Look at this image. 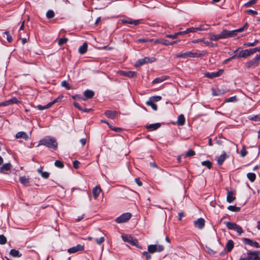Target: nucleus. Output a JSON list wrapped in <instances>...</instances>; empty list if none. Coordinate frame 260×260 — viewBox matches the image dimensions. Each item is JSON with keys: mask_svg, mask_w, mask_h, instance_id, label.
<instances>
[{"mask_svg": "<svg viewBox=\"0 0 260 260\" xmlns=\"http://www.w3.org/2000/svg\"><path fill=\"white\" fill-rule=\"evenodd\" d=\"M39 145H44L53 149H56L57 148V143L55 139L49 136L40 140Z\"/></svg>", "mask_w": 260, "mask_h": 260, "instance_id": "obj_1", "label": "nucleus"}, {"mask_svg": "<svg viewBox=\"0 0 260 260\" xmlns=\"http://www.w3.org/2000/svg\"><path fill=\"white\" fill-rule=\"evenodd\" d=\"M203 55L202 53H194L191 51H187L184 53H180L179 54H177L176 56V57L177 58H194V57H199Z\"/></svg>", "mask_w": 260, "mask_h": 260, "instance_id": "obj_2", "label": "nucleus"}, {"mask_svg": "<svg viewBox=\"0 0 260 260\" xmlns=\"http://www.w3.org/2000/svg\"><path fill=\"white\" fill-rule=\"evenodd\" d=\"M224 224L226 225L228 229L236 230L239 235H241L243 232L242 228L235 223L224 222Z\"/></svg>", "mask_w": 260, "mask_h": 260, "instance_id": "obj_3", "label": "nucleus"}, {"mask_svg": "<svg viewBox=\"0 0 260 260\" xmlns=\"http://www.w3.org/2000/svg\"><path fill=\"white\" fill-rule=\"evenodd\" d=\"M164 249V247L161 245L151 244L148 246V251L150 253L160 252Z\"/></svg>", "mask_w": 260, "mask_h": 260, "instance_id": "obj_4", "label": "nucleus"}, {"mask_svg": "<svg viewBox=\"0 0 260 260\" xmlns=\"http://www.w3.org/2000/svg\"><path fill=\"white\" fill-rule=\"evenodd\" d=\"M132 217L130 213H125L121 215L115 219V221L118 223H123L127 221Z\"/></svg>", "mask_w": 260, "mask_h": 260, "instance_id": "obj_5", "label": "nucleus"}, {"mask_svg": "<svg viewBox=\"0 0 260 260\" xmlns=\"http://www.w3.org/2000/svg\"><path fill=\"white\" fill-rule=\"evenodd\" d=\"M259 59L257 55L253 59L247 61L245 64L246 68L249 69L251 68H255L259 64Z\"/></svg>", "mask_w": 260, "mask_h": 260, "instance_id": "obj_6", "label": "nucleus"}, {"mask_svg": "<svg viewBox=\"0 0 260 260\" xmlns=\"http://www.w3.org/2000/svg\"><path fill=\"white\" fill-rule=\"evenodd\" d=\"M95 236L96 237H100V238H95L94 239L96 243L98 244L101 245L102 243H103L104 242L105 235L101 231H100V230H97L95 232Z\"/></svg>", "mask_w": 260, "mask_h": 260, "instance_id": "obj_7", "label": "nucleus"}, {"mask_svg": "<svg viewBox=\"0 0 260 260\" xmlns=\"http://www.w3.org/2000/svg\"><path fill=\"white\" fill-rule=\"evenodd\" d=\"M248 56H249L248 49L243 50L239 52L238 55H234L232 57L226 60L225 61L235 58L236 57H237L238 58H240L241 57L246 58Z\"/></svg>", "mask_w": 260, "mask_h": 260, "instance_id": "obj_8", "label": "nucleus"}, {"mask_svg": "<svg viewBox=\"0 0 260 260\" xmlns=\"http://www.w3.org/2000/svg\"><path fill=\"white\" fill-rule=\"evenodd\" d=\"M122 238L124 241L127 242L132 245L139 246L138 240L131 236H122Z\"/></svg>", "mask_w": 260, "mask_h": 260, "instance_id": "obj_9", "label": "nucleus"}, {"mask_svg": "<svg viewBox=\"0 0 260 260\" xmlns=\"http://www.w3.org/2000/svg\"><path fill=\"white\" fill-rule=\"evenodd\" d=\"M219 34L221 39H225L234 37V31H233V30H228L224 29L222 30Z\"/></svg>", "mask_w": 260, "mask_h": 260, "instance_id": "obj_10", "label": "nucleus"}, {"mask_svg": "<svg viewBox=\"0 0 260 260\" xmlns=\"http://www.w3.org/2000/svg\"><path fill=\"white\" fill-rule=\"evenodd\" d=\"M84 249V246L78 244L76 245V246L71 247L68 249V252L69 253H74L78 251H82Z\"/></svg>", "mask_w": 260, "mask_h": 260, "instance_id": "obj_11", "label": "nucleus"}, {"mask_svg": "<svg viewBox=\"0 0 260 260\" xmlns=\"http://www.w3.org/2000/svg\"><path fill=\"white\" fill-rule=\"evenodd\" d=\"M61 98H60V97H58L57 99H55L53 101L49 103L48 104H47L46 105H45L44 106H43L41 105H39L38 106V108L40 110H43L45 109L49 108L50 107H51L53 104H54L55 103H56L58 102L59 101H60L61 100Z\"/></svg>", "mask_w": 260, "mask_h": 260, "instance_id": "obj_12", "label": "nucleus"}, {"mask_svg": "<svg viewBox=\"0 0 260 260\" xmlns=\"http://www.w3.org/2000/svg\"><path fill=\"white\" fill-rule=\"evenodd\" d=\"M118 74H119L121 76H126L128 77H134L136 76L137 73L134 71H120L118 72Z\"/></svg>", "mask_w": 260, "mask_h": 260, "instance_id": "obj_13", "label": "nucleus"}, {"mask_svg": "<svg viewBox=\"0 0 260 260\" xmlns=\"http://www.w3.org/2000/svg\"><path fill=\"white\" fill-rule=\"evenodd\" d=\"M223 72V71L222 70H219L217 72H213V73H206L205 74V76L206 77L209 78H214L215 77H219L220 75H221Z\"/></svg>", "mask_w": 260, "mask_h": 260, "instance_id": "obj_14", "label": "nucleus"}, {"mask_svg": "<svg viewBox=\"0 0 260 260\" xmlns=\"http://www.w3.org/2000/svg\"><path fill=\"white\" fill-rule=\"evenodd\" d=\"M243 241L246 244L249 245L256 248L260 247L259 244L257 242L254 241L250 239L245 238L243 239Z\"/></svg>", "mask_w": 260, "mask_h": 260, "instance_id": "obj_15", "label": "nucleus"}, {"mask_svg": "<svg viewBox=\"0 0 260 260\" xmlns=\"http://www.w3.org/2000/svg\"><path fill=\"white\" fill-rule=\"evenodd\" d=\"M12 166L10 163L4 164L0 168V173L7 174V172L11 169Z\"/></svg>", "mask_w": 260, "mask_h": 260, "instance_id": "obj_16", "label": "nucleus"}, {"mask_svg": "<svg viewBox=\"0 0 260 260\" xmlns=\"http://www.w3.org/2000/svg\"><path fill=\"white\" fill-rule=\"evenodd\" d=\"M194 224L200 229H202L205 225V220L203 218H200L194 221Z\"/></svg>", "mask_w": 260, "mask_h": 260, "instance_id": "obj_17", "label": "nucleus"}, {"mask_svg": "<svg viewBox=\"0 0 260 260\" xmlns=\"http://www.w3.org/2000/svg\"><path fill=\"white\" fill-rule=\"evenodd\" d=\"M19 181L24 186H29L30 178L25 176H21L19 177Z\"/></svg>", "mask_w": 260, "mask_h": 260, "instance_id": "obj_18", "label": "nucleus"}, {"mask_svg": "<svg viewBox=\"0 0 260 260\" xmlns=\"http://www.w3.org/2000/svg\"><path fill=\"white\" fill-rule=\"evenodd\" d=\"M18 102V100L16 98H13L10 100H9L5 102L1 103V105L3 106H7L10 105H12L14 104H16Z\"/></svg>", "mask_w": 260, "mask_h": 260, "instance_id": "obj_19", "label": "nucleus"}, {"mask_svg": "<svg viewBox=\"0 0 260 260\" xmlns=\"http://www.w3.org/2000/svg\"><path fill=\"white\" fill-rule=\"evenodd\" d=\"M102 191V189L99 186H96L92 189V193L94 199H97L100 193Z\"/></svg>", "mask_w": 260, "mask_h": 260, "instance_id": "obj_20", "label": "nucleus"}, {"mask_svg": "<svg viewBox=\"0 0 260 260\" xmlns=\"http://www.w3.org/2000/svg\"><path fill=\"white\" fill-rule=\"evenodd\" d=\"M122 22L123 23H127V24H133L134 25H137L140 23V20H133L131 19H128L122 20Z\"/></svg>", "mask_w": 260, "mask_h": 260, "instance_id": "obj_21", "label": "nucleus"}, {"mask_svg": "<svg viewBox=\"0 0 260 260\" xmlns=\"http://www.w3.org/2000/svg\"><path fill=\"white\" fill-rule=\"evenodd\" d=\"M235 199L236 198L234 196V192L232 191H228L226 197V200L228 202L231 203L233 202L235 200Z\"/></svg>", "mask_w": 260, "mask_h": 260, "instance_id": "obj_22", "label": "nucleus"}, {"mask_svg": "<svg viewBox=\"0 0 260 260\" xmlns=\"http://www.w3.org/2000/svg\"><path fill=\"white\" fill-rule=\"evenodd\" d=\"M105 114L108 118L114 119L116 115V112L115 111L107 110L105 111Z\"/></svg>", "mask_w": 260, "mask_h": 260, "instance_id": "obj_23", "label": "nucleus"}, {"mask_svg": "<svg viewBox=\"0 0 260 260\" xmlns=\"http://www.w3.org/2000/svg\"><path fill=\"white\" fill-rule=\"evenodd\" d=\"M160 126L159 123H156L154 124H151L146 126L147 128L149 131H154L158 128Z\"/></svg>", "mask_w": 260, "mask_h": 260, "instance_id": "obj_24", "label": "nucleus"}, {"mask_svg": "<svg viewBox=\"0 0 260 260\" xmlns=\"http://www.w3.org/2000/svg\"><path fill=\"white\" fill-rule=\"evenodd\" d=\"M226 158V155L225 152H224L221 155L219 156L217 159V164L218 165L221 166Z\"/></svg>", "mask_w": 260, "mask_h": 260, "instance_id": "obj_25", "label": "nucleus"}, {"mask_svg": "<svg viewBox=\"0 0 260 260\" xmlns=\"http://www.w3.org/2000/svg\"><path fill=\"white\" fill-rule=\"evenodd\" d=\"M94 92L92 90H86L84 92V95L85 97V100L88 99L92 98L94 95Z\"/></svg>", "mask_w": 260, "mask_h": 260, "instance_id": "obj_26", "label": "nucleus"}, {"mask_svg": "<svg viewBox=\"0 0 260 260\" xmlns=\"http://www.w3.org/2000/svg\"><path fill=\"white\" fill-rule=\"evenodd\" d=\"M10 254L12 255L13 257H21L22 256V254L20 253V252L16 250L15 249H11L10 251Z\"/></svg>", "mask_w": 260, "mask_h": 260, "instance_id": "obj_27", "label": "nucleus"}, {"mask_svg": "<svg viewBox=\"0 0 260 260\" xmlns=\"http://www.w3.org/2000/svg\"><path fill=\"white\" fill-rule=\"evenodd\" d=\"M212 95L214 96H218L224 93V91L223 90H220L219 89H212Z\"/></svg>", "mask_w": 260, "mask_h": 260, "instance_id": "obj_28", "label": "nucleus"}, {"mask_svg": "<svg viewBox=\"0 0 260 260\" xmlns=\"http://www.w3.org/2000/svg\"><path fill=\"white\" fill-rule=\"evenodd\" d=\"M87 43L84 42L83 44L79 48V52L81 54L85 53L87 51Z\"/></svg>", "mask_w": 260, "mask_h": 260, "instance_id": "obj_29", "label": "nucleus"}, {"mask_svg": "<svg viewBox=\"0 0 260 260\" xmlns=\"http://www.w3.org/2000/svg\"><path fill=\"white\" fill-rule=\"evenodd\" d=\"M185 119L183 114H180L178 117L177 123L179 125H183L185 123Z\"/></svg>", "mask_w": 260, "mask_h": 260, "instance_id": "obj_30", "label": "nucleus"}, {"mask_svg": "<svg viewBox=\"0 0 260 260\" xmlns=\"http://www.w3.org/2000/svg\"><path fill=\"white\" fill-rule=\"evenodd\" d=\"M234 246V242L232 240H230L228 241L226 244V250L228 252H230L233 248Z\"/></svg>", "mask_w": 260, "mask_h": 260, "instance_id": "obj_31", "label": "nucleus"}, {"mask_svg": "<svg viewBox=\"0 0 260 260\" xmlns=\"http://www.w3.org/2000/svg\"><path fill=\"white\" fill-rule=\"evenodd\" d=\"M16 138L17 139L23 138L26 140L28 139V136L25 132H20L16 134Z\"/></svg>", "mask_w": 260, "mask_h": 260, "instance_id": "obj_32", "label": "nucleus"}, {"mask_svg": "<svg viewBox=\"0 0 260 260\" xmlns=\"http://www.w3.org/2000/svg\"><path fill=\"white\" fill-rule=\"evenodd\" d=\"M38 172L41 174V176L45 179H47L49 177V173L47 172H43L42 168L39 169Z\"/></svg>", "mask_w": 260, "mask_h": 260, "instance_id": "obj_33", "label": "nucleus"}, {"mask_svg": "<svg viewBox=\"0 0 260 260\" xmlns=\"http://www.w3.org/2000/svg\"><path fill=\"white\" fill-rule=\"evenodd\" d=\"M185 34H186V32H185V31H183L175 33L174 35H168L166 37L169 38L175 39L179 35H183Z\"/></svg>", "mask_w": 260, "mask_h": 260, "instance_id": "obj_34", "label": "nucleus"}, {"mask_svg": "<svg viewBox=\"0 0 260 260\" xmlns=\"http://www.w3.org/2000/svg\"><path fill=\"white\" fill-rule=\"evenodd\" d=\"M247 177L251 182H254L256 179V175L253 173H248L247 174Z\"/></svg>", "mask_w": 260, "mask_h": 260, "instance_id": "obj_35", "label": "nucleus"}, {"mask_svg": "<svg viewBox=\"0 0 260 260\" xmlns=\"http://www.w3.org/2000/svg\"><path fill=\"white\" fill-rule=\"evenodd\" d=\"M167 79V77H161L155 78L153 81V84L159 83Z\"/></svg>", "mask_w": 260, "mask_h": 260, "instance_id": "obj_36", "label": "nucleus"}, {"mask_svg": "<svg viewBox=\"0 0 260 260\" xmlns=\"http://www.w3.org/2000/svg\"><path fill=\"white\" fill-rule=\"evenodd\" d=\"M142 59H143L145 64L147 63L153 62L155 61L156 60V59L154 57L150 58L148 57H145Z\"/></svg>", "mask_w": 260, "mask_h": 260, "instance_id": "obj_37", "label": "nucleus"}, {"mask_svg": "<svg viewBox=\"0 0 260 260\" xmlns=\"http://www.w3.org/2000/svg\"><path fill=\"white\" fill-rule=\"evenodd\" d=\"M146 105H148V106H151V108L154 110H157V106L156 105V104H154L153 102H152V101H148L146 103Z\"/></svg>", "mask_w": 260, "mask_h": 260, "instance_id": "obj_38", "label": "nucleus"}, {"mask_svg": "<svg viewBox=\"0 0 260 260\" xmlns=\"http://www.w3.org/2000/svg\"><path fill=\"white\" fill-rule=\"evenodd\" d=\"M208 29V25H200L198 27H196V30L198 31H203Z\"/></svg>", "mask_w": 260, "mask_h": 260, "instance_id": "obj_39", "label": "nucleus"}, {"mask_svg": "<svg viewBox=\"0 0 260 260\" xmlns=\"http://www.w3.org/2000/svg\"><path fill=\"white\" fill-rule=\"evenodd\" d=\"M220 34L215 35L213 34H210V39L213 41H217L220 39Z\"/></svg>", "mask_w": 260, "mask_h": 260, "instance_id": "obj_40", "label": "nucleus"}, {"mask_svg": "<svg viewBox=\"0 0 260 260\" xmlns=\"http://www.w3.org/2000/svg\"><path fill=\"white\" fill-rule=\"evenodd\" d=\"M258 42V40L257 39H255L253 42L252 43H246L244 44V46L246 47H253L256 45Z\"/></svg>", "mask_w": 260, "mask_h": 260, "instance_id": "obj_41", "label": "nucleus"}, {"mask_svg": "<svg viewBox=\"0 0 260 260\" xmlns=\"http://www.w3.org/2000/svg\"><path fill=\"white\" fill-rule=\"evenodd\" d=\"M254 254V252H249L247 253L248 257H240L239 260H251L252 256Z\"/></svg>", "mask_w": 260, "mask_h": 260, "instance_id": "obj_42", "label": "nucleus"}, {"mask_svg": "<svg viewBox=\"0 0 260 260\" xmlns=\"http://www.w3.org/2000/svg\"><path fill=\"white\" fill-rule=\"evenodd\" d=\"M54 16V13L53 10H48L46 13V17L48 19L52 18Z\"/></svg>", "mask_w": 260, "mask_h": 260, "instance_id": "obj_43", "label": "nucleus"}, {"mask_svg": "<svg viewBox=\"0 0 260 260\" xmlns=\"http://www.w3.org/2000/svg\"><path fill=\"white\" fill-rule=\"evenodd\" d=\"M161 99V97L160 96L158 95V96H154L150 97L149 98V101H152V102L154 103L155 102H158Z\"/></svg>", "mask_w": 260, "mask_h": 260, "instance_id": "obj_44", "label": "nucleus"}, {"mask_svg": "<svg viewBox=\"0 0 260 260\" xmlns=\"http://www.w3.org/2000/svg\"><path fill=\"white\" fill-rule=\"evenodd\" d=\"M228 209L231 211H233V212H238L240 210V207H236V206H229L228 207Z\"/></svg>", "mask_w": 260, "mask_h": 260, "instance_id": "obj_45", "label": "nucleus"}, {"mask_svg": "<svg viewBox=\"0 0 260 260\" xmlns=\"http://www.w3.org/2000/svg\"><path fill=\"white\" fill-rule=\"evenodd\" d=\"M257 2V0H251L244 4L245 7H249L254 5Z\"/></svg>", "mask_w": 260, "mask_h": 260, "instance_id": "obj_46", "label": "nucleus"}, {"mask_svg": "<svg viewBox=\"0 0 260 260\" xmlns=\"http://www.w3.org/2000/svg\"><path fill=\"white\" fill-rule=\"evenodd\" d=\"M194 155H195V152L191 149H189L186 152V153L184 156H185V157H189V156H192Z\"/></svg>", "mask_w": 260, "mask_h": 260, "instance_id": "obj_47", "label": "nucleus"}, {"mask_svg": "<svg viewBox=\"0 0 260 260\" xmlns=\"http://www.w3.org/2000/svg\"><path fill=\"white\" fill-rule=\"evenodd\" d=\"M55 166L59 168H63L64 165L63 163L60 160H56L54 163Z\"/></svg>", "mask_w": 260, "mask_h": 260, "instance_id": "obj_48", "label": "nucleus"}, {"mask_svg": "<svg viewBox=\"0 0 260 260\" xmlns=\"http://www.w3.org/2000/svg\"><path fill=\"white\" fill-rule=\"evenodd\" d=\"M67 41H68V39L66 38H60L58 41V44L59 46H61V45H63L64 44L66 43Z\"/></svg>", "mask_w": 260, "mask_h": 260, "instance_id": "obj_49", "label": "nucleus"}, {"mask_svg": "<svg viewBox=\"0 0 260 260\" xmlns=\"http://www.w3.org/2000/svg\"><path fill=\"white\" fill-rule=\"evenodd\" d=\"M7 242V239L3 235H0V244L3 245Z\"/></svg>", "mask_w": 260, "mask_h": 260, "instance_id": "obj_50", "label": "nucleus"}, {"mask_svg": "<svg viewBox=\"0 0 260 260\" xmlns=\"http://www.w3.org/2000/svg\"><path fill=\"white\" fill-rule=\"evenodd\" d=\"M202 165L204 166L207 167L208 168L210 169L212 166L211 162L209 160L204 161L202 162Z\"/></svg>", "mask_w": 260, "mask_h": 260, "instance_id": "obj_51", "label": "nucleus"}, {"mask_svg": "<svg viewBox=\"0 0 260 260\" xmlns=\"http://www.w3.org/2000/svg\"><path fill=\"white\" fill-rule=\"evenodd\" d=\"M160 44H163V45H166V46L172 45V43H170V42L168 40H163V39L160 40Z\"/></svg>", "mask_w": 260, "mask_h": 260, "instance_id": "obj_52", "label": "nucleus"}, {"mask_svg": "<svg viewBox=\"0 0 260 260\" xmlns=\"http://www.w3.org/2000/svg\"><path fill=\"white\" fill-rule=\"evenodd\" d=\"M61 84L62 87H65L68 90H70L71 89L70 86L66 81H63Z\"/></svg>", "mask_w": 260, "mask_h": 260, "instance_id": "obj_53", "label": "nucleus"}, {"mask_svg": "<svg viewBox=\"0 0 260 260\" xmlns=\"http://www.w3.org/2000/svg\"><path fill=\"white\" fill-rule=\"evenodd\" d=\"M197 31H198V30H196V27H190L187 28L186 30H185V32H186V34L189 32H195Z\"/></svg>", "mask_w": 260, "mask_h": 260, "instance_id": "obj_54", "label": "nucleus"}, {"mask_svg": "<svg viewBox=\"0 0 260 260\" xmlns=\"http://www.w3.org/2000/svg\"><path fill=\"white\" fill-rule=\"evenodd\" d=\"M247 153V151L246 150L245 146H243L242 150L240 152V155L242 157H244Z\"/></svg>", "mask_w": 260, "mask_h": 260, "instance_id": "obj_55", "label": "nucleus"}, {"mask_svg": "<svg viewBox=\"0 0 260 260\" xmlns=\"http://www.w3.org/2000/svg\"><path fill=\"white\" fill-rule=\"evenodd\" d=\"M4 34L6 35L7 41L10 43L12 41V38L10 33L8 31H5Z\"/></svg>", "mask_w": 260, "mask_h": 260, "instance_id": "obj_56", "label": "nucleus"}, {"mask_svg": "<svg viewBox=\"0 0 260 260\" xmlns=\"http://www.w3.org/2000/svg\"><path fill=\"white\" fill-rule=\"evenodd\" d=\"M237 97L236 96L230 97L225 100V102H235L237 101Z\"/></svg>", "mask_w": 260, "mask_h": 260, "instance_id": "obj_57", "label": "nucleus"}, {"mask_svg": "<svg viewBox=\"0 0 260 260\" xmlns=\"http://www.w3.org/2000/svg\"><path fill=\"white\" fill-rule=\"evenodd\" d=\"M145 64L144 62V61L143 60V59H139L136 63H135V67H139V66H141L143 64Z\"/></svg>", "mask_w": 260, "mask_h": 260, "instance_id": "obj_58", "label": "nucleus"}, {"mask_svg": "<svg viewBox=\"0 0 260 260\" xmlns=\"http://www.w3.org/2000/svg\"><path fill=\"white\" fill-rule=\"evenodd\" d=\"M245 12L248 14H251V15H257L258 13L257 11L252 10H246Z\"/></svg>", "mask_w": 260, "mask_h": 260, "instance_id": "obj_59", "label": "nucleus"}, {"mask_svg": "<svg viewBox=\"0 0 260 260\" xmlns=\"http://www.w3.org/2000/svg\"><path fill=\"white\" fill-rule=\"evenodd\" d=\"M250 120L258 121H260V114L253 116L250 118Z\"/></svg>", "mask_w": 260, "mask_h": 260, "instance_id": "obj_60", "label": "nucleus"}, {"mask_svg": "<svg viewBox=\"0 0 260 260\" xmlns=\"http://www.w3.org/2000/svg\"><path fill=\"white\" fill-rule=\"evenodd\" d=\"M150 253H149L148 251H144L143 253V255H144L146 257L147 260H149L151 259V256Z\"/></svg>", "mask_w": 260, "mask_h": 260, "instance_id": "obj_61", "label": "nucleus"}, {"mask_svg": "<svg viewBox=\"0 0 260 260\" xmlns=\"http://www.w3.org/2000/svg\"><path fill=\"white\" fill-rule=\"evenodd\" d=\"M206 251L210 254H214L216 253V252L214 250L211 249L210 248H209L207 246L206 247Z\"/></svg>", "mask_w": 260, "mask_h": 260, "instance_id": "obj_62", "label": "nucleus"}, {"mask_svg": "<svg viewBox=\"0 0 260 260\" xmlns=\"http://www.w3.org/2000/svg\"><path fill=\"white\" fill-rule=\"evenodd\" d=\"M244 30L243 27H240L237 29L233 30V31H234V36L237 35V32H240L243 31Z\"/></svg>", "mask_w": 260, "mask_h": 260, "instance_id": "obj_63", "label": "nucleus"}, {"mask_svg": "<svg viewBox=\"0 0 260 260\" xmlns=\"http://www.w3.org/2000/svg\"><path fill=\"white\" fill-rule=\"evenodd\" d=\"M80 164V162L78 160H75L73 161V166L75 169H78Z\"/></svg>", "mask_w": 260, "mask_h": 260, "instance_id": "obj_64", "label": "nucleus"}]
</instances>
